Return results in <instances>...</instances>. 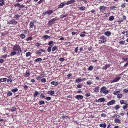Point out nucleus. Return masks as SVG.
Returning a JSON list of instances; mask_svg holds the SVG:
<instances>
[{
	"instance_id": "obj_1",
	"label": "nucleus",
	"mask_w": 128,
	"mask_h": 128,
	"mask_svg": "<svg viewBox=\"0 0 128 128\" xmlns=\"http://www.w3.org/2000/svg\"><path fill=\"white\" fill-rule=\"evenodd\" d=\"M107 88L104 86H103L100 88V92L101 93H103L106 95L108 94L109 92V90L107 89Z\"/></svg>"
},
{
	"instance_id": "obj_2",
	"label": "nucleus",
	"mask_w": 128,
	"mask_h": 128,
	"mask_svg": "<svg viewBox=\"0 0 128 128\" xmlns=\"http://www.w3.org/2000/svg\"><path fill=\"white\" fill-rule=\"evenodd\" d=\"M14 51L18 50L17 53L19 54L22 51L21 50V48L18 45H17L14 46L12 49Z\"/></svg>"
},
{
	"instance_id": "obj_3",
	"label": "nucleus",
	"mask_w": 128,
	"mask_h": 128,
	"mask_svg": "<svg viewBox=\"0 0 128 128\" xmlns=\"http://www.w3.org/2000/svg\"><path fill=\"white\" fill-rule=\"evenodd\" d=\"M56 20L57 19L56 18H55L52 19L49 21L48 23V24L50 26L51 25L54 24V22L56 21Z\"/></svg>"
},
{
	"instance_id": "obj_4",
	"label": "nucleus",
	"mask_w": 128,
	"mask_h": 128,
	"mask_svg": "<svg viewBox=\"0 0 128 128\" xmlns=\"http://www.w3.org/2000/svg\"><path fill=\"white\" fill-rule=\"evenodd\" d=\"M120 77H118L115 78L111 80L110 81L111 83L115 82H118L121 78Z\"/></svg>"
},
{
	"instance_id": "obj_5",
	"label": "nucleus",
	"mask_w": 128,
	"mask_h": 128,
	"mask_svg": "<svg viewBox=\"0 0 128 128\" xmlns=\"http://www.w3.org/2000/svg\"><path fill=\"white\" fill-rule=\"evenodd\" d=\"M8 24H12L14 25L16 24L17 23V22L15 21L14 20H7Z\"/></svg>"
},
{
	"instance_id": "obj_6",
	"label": "nucleus",
	"mask_w": 128,
	"mask_h": 128,
	"mask_svg": "<svg viewBox=\"0 0 128 128\" xmlns=\"http://www.w3.org/2000/svg\"><path fill=\"white\" fill-rule=\"evenodd\" d=\"M115 100H113L110 102H108L107 104V105L108 106L113 105L115 104Z\"/></svg>"
},
{
	"instance_id": "obj_7",
	"label": "nucleus",
	"mask_w": 128,
	"mask_h": 128,
	"mask_svg": "<svg viewBox=\"0 0 128 128\" xmlns=\"http://www.w3.org/2000/svg\"><path fill=\"white\" fill-rule=\"evenodd\" d=\"M66 4V3L65 2H63L61 3L60 4L58 5V8H63Z\"/></svg>"
},
{
	"instance_id": "obj_8",
	"label": "nucleus",
	"mask_w": 128,
	"mask_h": 128,
	"mask_svg": "<svg viewBox=\"0 0 128 128\" xmlns=\"http://www.w3.org/2000/svg\"><path fill=\"white\" fill-rule=\"evenodd\" d=\"M53 12V11L52 10H48L46 12L44 13L43 15L44 14V15L46 14H52Z\"/></svg>"
},
{
	"instance_id": "obj_9",
	"label": "nucleus",
	"mask_w": 128,
	"mask_h": 128,
	"mask_svg": "<svg viewBox=\"0 0 128 128\" xmlns=\"http://www.w3.org/2000/svg\"><path fill=\"white\" fill-rule=\"evenodd\" d=\"M14 6L15 8L18 7L22 8L24 7V5H21L19 3H17L15 4Z\"/></svg>"
},
{
	"instance_id": "obj_10",
	"label": "nucleus",
	"mask_w": 128,
	"mask_h": 128,
	"mask_svg": "<svg viewBox=\"0 0 128 128\" xmlns=\"http://www.w3.org/2000/svg\"><path fill=\"white\" fill-rule=\"evenodd\" d=\"M76 0H71L68 2L66 4L67 5H68L73 3L76 2Z\"/></svg>"
},
{
	"instance_id": "obj_11",
	"label": "nucleus",
	"mask_w": 128,
	"mask_h": 128,
	"mask_svg": "<svg viewBox=\"0 0 128 128\" xmlns=\"http://www.w3.org/2000/svg\"><path fill=\"white\" fill-rule=\"evenodd\" d=\"M75 98L78 100L79 99H82L83 98V96L80 95H78L76 96H75Z\"/></svg>"
},
{
	"instance_id": "obj_12",
	"label": "nucleus",
	"mask_w": 128,
	"mask_h": 128,
	"mask_svg": "<svg viewBox=\"0 0 128 128\" xmlns=\"http://www.w3.org/2000/svg\"><path fill=\"white\" fill-rule=\"evenodd\" d=\"M126 18V16H123V18L119 19V20L118 21V22L119 24H120Z\"/></svg>"
},
{
	"instance_id": "obj_13",
	"label": "nucleus",
	"mask_w": 128,
	"mask_h": 128,
	"mask_svg": "<svg viewBox=\"0 0 128 128\" xmlns=\"http://www.w3.org/2000/svg\"><path fill=\"white\" fill-rule=\"evenodd\" d=\"M100 88L99 86H98L95 88L94 89V92H98V90Z\"/></svg>"
},
{
	"instance_id": "obj_14",
	"label": "nucleus",
	"mask_w": 128,
	"mask_h": 128,
	"mask_svg": "<svg viewBox=\"0 0 128 128\" xmlns=\"http://www.w3.org/2000/svg\"><path fill=\"white\" fill-rule=\"evenodd\" d=\"M105 35L107 36H110L111 34V32L110 31H106L104 33Z\"/></svg>"
},
{
	"instance_id": "obj_15",
	"label": "nucleus",
	"mask_w": 128,
	"mask_h": 128,
	"mask_svg": "<svg viewBox=\"0 0 128 128\" xmlns=\"http://www.w3.org/2000/svg\"><path fill=\"white\" fill-rule=\"evenodd\" d=\"M51 84L55 86H56L58 84V82L52 81L51 82Z\"/></svg>"
},
{
	"instance_id": "obj_16",
	"label": "nucleus",
	"mask_w": 128,
	"mask_h": 128,
	"mask_svg": "<svg viewBox=\"0 0 128 128\" xmlns=\"http://www.w3.org/2000/svg\"><path fill=\"white\" fill-rule=\"evenodd\" d=\"M110 65L109 64H106L103 67L102 69L105 70L107 69V68L110 67Z\"/></svg>"
},
{
	"instance_id": "obj_17",
	"label": "nucleus",
	"mask_w": 128,
	"mask_h": 128,
	"mask_svg": "<svg viewBox=\"0 0 128 128\" xmlns=\"http://www.w3.org/2000/svg\"><path fill=\"white\" fill-rule=\"evenodd\" d=\"M105 100L104 98H99L98 101V102H103L105 101Z\"/></svg>"
},
{
	"instance_id": "obj_18",
	"label": "nucleus",
	"mask_w": 128,
	"mask_h": 128,
	"mask_svg": "<svg viewBox=\"0 0 128 128\" xmlns=\"http://www.w3.org/2000/svg\"><path fill=\"white\" fill-rule=\"evenodd\" d=\"M100 126L102 128L103 127V128H105L106 127V124L104 123L100 124Z\"/></svg>"
},
{
	"instance_id": "obj_19",
	"label": "nucleus",
	"mask_w": 128,
	"mask_h": 128,
	"mask_svg": "<svg viewBox=\"0 0 128 128\" xmlns=\"http://www.w3.org/2000/svg\"><path fill=\"white\" fill-rule=\"evenodd\" d=\"M12 76H10L8 77V79L7 80V82H12Z\"/></svg>"
},
{
	"instance_id": "obj_20",
	"label": "nucleus",
	"mask_w": 128,
	"mask_h": 128,
	"mask_svg": "<svg viewBox=\"0 0 128 128\" xmlns=\"http://www.w3.org/2000/svg\"><path fill=\"white\" fill-rule=\"evenodd\" d=\"M114 121L116 123H120V119L118 118H116L114 119Z\"/></svg>"
},
{
	"instance_id": "obj_21",
	"label": "nucleus",
	"mask_w": 128,
	"mask_h": 128,
	"mask_svg": "<svg viewBox=\"0 0 128 128\" xmlns=\"http://www.w3.org/2000/svg\"><path fill=\"white\" fill-rule=\"evenodd\" d=\"M86 32H82L80 34V36L82 37H84L85 36Z\"/></svg>"
},
{
	"instance_id": "obj_22",
	"label": "nucleus",
	"mask_w": 128,
	"mask_h": 128,
	"mask_svg": "<svg viewBox=\"0 0 128 128\" xmlns=\"http://www.w3.org/2000/svg\"><path fill=\"white\" fill-rule=\"evenodd\" d=\"M57 47L56 46H55L52 48V51L53 52H54L55 50H57Z\"/></svg>"
},
{
	"instance_id": "obj_23",
	"label": "nucleus",
	"mask_w": 128,
	"mask_h": 128,
	"mask_svg": "<svg viewBox=\"0 0 128 128\" xmlns=\"http://www.w3.org/2000/svg\"><path fill=\"white\" fill-rule=\"evenodd\" d=\"M106 8L104 6H100L99 9L101 11H104L105 9Z\"/></svg>"
},
{
	"instance_id": "obj_24",
	"label": "nucleus",
	"mask_w": 128,
	"mask_h": 128,
	"mask_svg": "<svg viewBox=\"0 0 128 128\" xmlns=\"http://www.w3.org/2000/svg\"><path fill=\"white\" fill-rule=\"evenodd\" d=\"M82 80L80 78H78L76 80L75 82H76L78 83L82 82Z\"/></svg>"
},
{
	"instance_id": "obj_25",
	"label": "nucleus",
	"mask_w": 128,
	"mask_h": 128,
	"mask_svg": "<svg viewBox=\"0 0 128 128\" xmlns=\"http://www.w3.org/2000/svg\"><path fill=\"white\" fill-rule=\"evenodd\" d=\"M120 102L121 104H126V101L124 100H121L120 101Z\"/></svg>"
},
{
	"instance_id": "obj_26",
	"label": "nucleus",
	"mask_w": 128,
	"mask_h": 128,
	"mask_svg": "<svg viewBox=\"0 0 128 128\" xmlns=\"http://www.w3.org/2000/svg\"><path fill=\"white\" fill-rule=\"evenodd\" d=\"M48 93H47L48 94H50L51 95H52L54 94V92L52 90H50L48 91Z\"/></svg>"
},
{
	"instance_id": "obj_27",
	"label": "nucleus",
	"mask_w": 128,
	"mask_h": 128,
	"mask_svg": "<svg viewBox=\"0 0 128 128\" xmlns=\"http://www.w3.org/2000/svg\"><path fill=\"white\" fill-rule=\"evenodd\" d=\"M42 60L41 58H38L34 60V62H38L39 61H41Z\"/></svg>"
},
{
	"instance_id": "obj_28",
	"label": "nucleus",
	"mask_w": 128,
	"mask_h": 128,
	"mask_svg": "<svg viewBox=\"0 0 128 128\" xmlns=\"http://www.w3.org/2000/svg\"><path fill=\"white\" fill-rule=\"evenodd\" d=\"M100 39H102L104 40H106V37L103 35H102L100 37Z\"/></svg>"
},
{
	"instance_id": "obj_29",
	"label": "nucleus",
	"mask_w": 128,
	"mask_h": 128,
	"mask_svg": "<svg viewBox=\"0 0 128 128\" xmlns=\"http://www.w3.org/2000/svg\"><path fill=\"white\" fill-rule=\"evenodd\" d=\"M7 79L6 78H0V81L2 82H4L5 81H6Z\"/></svg>"
},
{
	"instance_id": "obj_30",
	"label": "nucleus",
	"mask_w": 128,
	"mask_h": 128,
	"mask_svg": "<svg viewBox=\"0 0 128 128\" xmlns=\"http://www.w3.org/2000/svg\"><path fill=\"white\" fill-rule=\"evenodd\" d=\"M4 3V0H0V5L3 6Z\"/></svg>"
},
{
	"instance_id": "obj_31",
	"label": "nucleus",
	"mask_w": 128,
	"mask_h": 128,
	"mask_svg": "<svg viewBox=\"0 0 128 128\" xmlns=\"http://www.w3.org/2000/svg\"><path fill=\"white\" fill-rule=\"evenodd\" d=\"M120 92V90L114 92H113V94L114 95H117Z\"/></svg>"
},
{
	"instance_id": "obj_32",
	"label": "nucleus",
	"mask_w": 128,
	"mask_h": 128,
	"mask_svg": "<svg viewBox=\"0 0 128 128\" xmlns=\"http://www.w3.org/2000/svg\"><path fill=\"white\" fill-rule=\"evenodd\" d=\"M18 89L17 88H15L13 89V90H12V91L13 92L15 93L16 92H17L18 91Z\"/></svg>"
},
{
	"instance_id": "obj_33",
	"label": "nucleus",
	"mask_w": 128,
	"mask_h": 128,
	"mask_svg": "<svg viewBox=\"0 0 128 128\" xmlns=\"http://www.w3.org/2000/svg\"><path fill=\"white\" fill-rule=\"evenodd\" d=\"M30 28H33L34 26L33 22H30Z\"/></svg>"
},
{
	"instance_id": "obj_34",
	"label": "nucleus",
	"mask_w": 128,
	"mask_h": 128,
	"mask_svg": "<svg viewBox=\"0 0 128 128\" xmlns=\"http://www.w3.org/2000/svg\"><path fill=\"white\" fill-rule=\"evenodd\" d=\"M44 103V102L43 100H41L39 101V104L40 105L43 104Z\"/></svg>"
},
{
	"instance_id": "obj_35",
	"label": "nucleus",
	"mask_w": 128,
	"mask_h": 128,
	"mask_svg": "<svg viewBox=\"0 0 128 128\" xmlns=\"http://www.w3.org/2000/svg\"><path fill=\"white\" fill-rule=\"evenodd\" d=\"M117 7L116 6H110V9L111 10H116V8Z\"/></svg>"
},
{
	"instance_id": "obj_36",
	"label": "nucleus",
	"mask_w": 128,
	"mask_h": 128,
	"mask_svg": "<svg viewBox=\"0 0 128 128\" xmlns=\"http://www.w3.org/2000/svg\"><path fill=\"white\" fill-rule=\"evenodd\" d=\"M38 94V92L37 91H35V93L34 95V97H36L37 96Z\"/></svg>"
},
{
	"instance_id": "obj_37",
	"label": "nucleus",
	"mask_w": 128,
	"mask_h": 128,
	"mask_svg": "<svg viewBox=\"0 0 128 128\" xmlns=\"http://www.w3.org/2000/svg\"><path fill=\"white\" fill-rule=\"evenodd\" d=\"M93 68V66L92 65H91L88 67V70H92Z\"/></svg>"
},
{
	"instance_id": "obj_38",
	"label": "nucleus",
	"mask_w": 128,
	"mask_h": 128,
	"mask_svg": "<svg viewBox=\"0 0 128 128\" xmlns=\"http://www.w3.org/2000/svg\"><path fill=\"white\" fill-rule=\"evenodd\" d=\"M120 108V107L118 105H116L114 107V108L116 110H117Z\"/></svg>"
},
{
	"instance_id": "obj_39",
	"label": "nucleus",
	"mask_w": 128,
	"mask_h": 128,
	"mask_svg": "<svg viewBox=\"0 0 128 128\" xmlns=\"http://www.w3.org/2000/svg\"><path fill=\"white\" fill-rule=\"evenodd\" d=\"M30 75V73L29 72H26L25 74V76L26 77H28Z\"/></svg>"
},
{
	"instance_id": "obj_40",
	"label": "nucleus",
	"mask_w": 128,
	"mask_h": 128,
	"mask_svg": "<svg viewBox=\"0 0 128 128\" xmlns=\"http://www.w3.org/2000/svg\"><path fill=\"white\" fill-rule=\"evenodd\" d=\"M44 38L46 39L48 38H50V36H48L47 35H45L44 36H43Z\"/></svg>"
},
{
	"instance_id": "obj_41",
	"label": "nucleus",
	"mask_w": 128,
	"mask_h": 128,
	"mask_svg": "<svg viewBox=\"0 0 128 128\" xmlns=\"http://www.w3.org/2000/svg\"><path fill=\"white\" fill-rule=\"evenodd\" d=\"M128 106V104H126L123 107V108L124 110L126 109L127 108Z\"/></svg>"
},
{
	"instance_id": "obj_42",
	"label": "nucleus",
	"mask_w": 128,
	"mask_h": 128,
	"mask_svg": "<svg viewBox=\"0 0 128 128\" xmlns=\"http://www.w3.org/2000/svg\"><path fill=\"white\" fill-rule=\"evenodd\" d=\"M25 37V35L24 34H21L20 35V37L22 39L24 38Z\"/></svg>"
},
{
	"instance_id": "obj_43",
	"label": "nucleus",
	"mask_w": 128,
	"mask_h": 128,
	"mask_svg": "<svg viewBox=\"0 0 128 128\" xmlns=\"http://www.w3.org/2000/svg\"><path fill=\"white\" fill-rule=\"evenodd\" d=\"M122 95L121 94H118L117 95V98H122Z\"/></svg>"
},
{
	"instance_id": "obj_44",
	"label": "nucleus",
	"mask_w": 128,
	"mask_h": 128,
	"mask_svg": "<svg viewBox=\"0 0 128 128\" xmlns=\"http://www.w3.org/2000/svg\"><path fill=\"white\" fill-rule=\"evenodd\" d=\"M125 41H120L119 42L120 44L123 45L125 43Z\"/></svg>"
},
{
	"instance_id": "obj_45",
	"label": "nucleus",
	"mask_w": 128,
	"mask_h": 128,
	"mask_svg": "<svg viewBox=\"0 0 128 128\" xmlns=\"http://www.w3.org/2000/svg\"><path fill=\"white\" fill-rule=\"evenodd\" d=\"M16 52H15L14 51L12 52H11V54H10V56H13L16 54Z\"/></svg>"
},
{
	"instance_id": "obj_46",
	"label": "nucleus",
	"mask_w": 128,
	"mask_h": 128,
	"mask_svg": "<svg viewBox=\"0 0 128 128\" xmlns=\"http://www.w3.org/2000/svg\"><path fill=\"white\" fill-rule=\"evenodd\" d=\"M79 8L81 10H85V8L83 6L80 7Z\"/></svg>"
},
{
	"instance_id": "obj_47",
	"label": "nucleus",
	"mask_w": 128,
	"mask_h": 128,
	"mask_svg": "<svg viewBox=\"0 0 128 128\" xmlns=\"http://www.w3.org/2000/svg\"><path fill=\"white\" fill-rule=\"evenodd\" d=\"M31 54V52H28L26 53V57L29 56Z\"/></svg>"
},
{
	"instance_id": "obj_48",
	"label": "nucleus",
	"mask_w": 128,
	"mask_h": 128,
	"mask_svg": "<svg viewBox=\"0 0 128 128\" xmlns=\"http://www.w3.org/2000/svg\"><path fill=\"white\" fill-rule=\"evenodd\" d=\"M82 84H78L77 85V87L78 88H82Z\"/></svg>"
},
{
	"instance_id": "obj_49",
	"label": "nucleus",
	"mask_w": 128,
	"mask_h": 128,
	"mask_svg": "<svg viewBox=\"0 0 128 128\" xmlns=\"http://www.w3.org/2000/svg\"><path fill=\"white\" fill-rule=\"evenodd\" d=\"M41 81L42 82H46V80L45 78H43L41 80Z\"/></svg>"
},
{
	"instance_id": "obj_50",
	"label": "nucleus",
	"mask_w": 128,
	"mask_h": 128,
	"mask_svg": "<svg viewBox=\"0 0 128 128\" xmlns=\"http://www.w3.org/2000/svg\"><path fill=\"white\" fill-rule=\"evenodd\" d=\"M114 16H110L109 20L110 21H112L114 19Z\"/></svg>"
},
{
	"instance_id": "obj_51",
	"label": "nucleus",
	"mask_w": 128,
	"mask_h": 128,
	"mask_svg": "<svg viewBox=\"0 0 128 128\" xmlns=\"http://www.w3.org/2000/svg\"><path fill=\"white\" fill-rule=\"evenodd\" d=\"M121 7L122 8H124L125 6H126L125 5V3H123L121 5Z\"/></svg>"
},
{
	"instance_id": "obj_52",
	"label": "nucleus",
	"mask_w": 128,
	"mask_h": 128,
	"mask_svg": "<svg viewBox=\"0 0 128 128\" xmlns=\"http://www.w3.org/2000/svg\"><path fill=\"white\" fill-rule=\"evenodd\" d=\"M90 93H86L85 94V96L87 97L90 96Z\"/></svg>"
},
{
	"instance_id": "obj_53",
	"label": "nucleus",
	"mask_w": 128,
	"mask_h": 128,
	"mask_svg": "<svg viewBox=\"0 0 128 128\" xmlns=\"http://www.w3.org/2000/svg\"><path fill=\"white\" fill-rule=\"evenodd\" d=\"M16 108L15 107L12 108L11 109V111H15L16 110Z\"/></svg>"
},
{
	"instance_id": "obj_54",
	"label": "nucleus",
	"mask_w": 128,
	"mask_h": 128,
	"mask_svg": "<svg viewBox=\"0 0 128 128\" xmlns=\"http://www.w3.org/2000/svg\"><path fill=\"white\" fill-rule=\"evenodd\" d=\"M45 99L47 100H49L51 99V98L50 97H47L45 98Z\"/></svg>"
},
{
	"instance_id": "obj_55",
	"label": "nucleus",
	"mask_w": 128,
	"mask_h": 128,
	"mask_svg": "<svg viewBox=\"0 0 128 128\" xmlns=\"http://www.w3.org/2000/svg\"><path fill=\"white\" fill-rule=\"evenodd\" d=\"M47 51L48 52H50L51 51V48L50 47H49L48 48Z\"/></svg>"
},
{
	"instance_id": "obj_56",
	"label": "nucleus",
	"mask_w": 128,
	"mask_h": 128,
	"mask_svg": "<svg viewBox=\"0 0 128 128\" xmlns=\"http://www.w3.org/2000/svg\"><path fill=\"white\" fill-rule=\"evenodd\" d=\"M106 40H99V42H99V44H100V43H104L105 42H106Z\"/></svg>"
},
{
	"instance_id": "obj_57",
	"label": "nucleus",
	"mask_w": 128,
	"mask_h": 128,
	"mask_svg": "<svg viewBox=\"0 0 128 128\" xmlns=\"http://www.w3.org/2000/svg\"><path fill=\"white\" fill-rule=\"evenodd\" d=\"M12 93L11 92H9L7 94V95L8 96H12Z\"/></svg>"
},
{
	"instance_id": "obj_58",
	"label": "nucleus",
	"mask_w": 128,
	"mask_h": 128,
	"mask_svg": "<svg viewBox=\"0 0 128 128\" xmlns=\"http://www.w3.org/2000/svg\"><path fill=\"white\" fill-rule=\"evenodd\" d=\"M101 116L102 117H105L106 116V115L104 113H102L101 114Z\"/></svg>"
},
{
	"instance_id": "obj_59",
	"label": "nucleus",
	"mask_w": 128,
	"mask_h": 128,
	"mask_svg": "<svg viewBox=\"0 0 128 128\" xmlns=\"http://www.w3.org/2000/svg\"><path fill=\"white\" fill-rule=\"evenodd\" d=\"M53 42H54L53 41H52L51 40V41L49 42H48V44L49 45H50L51 44H52Z\"/></svg>"
},
{
	"instance_id": "obj_60",
	"label": "nucleus",
	"mask_w": 128,
	"mask_h": 128,
	"mask_svg": "<svg viewBox=\"0 0 128 128\" xmlns=\"http://www.w3.org/2000/svg\"><path fill=\"white\" fill-rule=\"evenodd\" d=\"M40 96L42 98H44L45 97L44 95L42 94H40Z\"/></svg>"
},
{
	"instance_id": "obj_61",
	"label": "nucleus",
	"mask_w": 128,
	"mask_h": 128,
	"mask_svg": "<svg viewBox=\"0 0 128 128\" xmlns=\"http://www.w3.org/2000/svg\"><path fill=\"white\" fill-rule=\"evenodd\" d=\"M32 39V38L31 37H30L26 39V40L28 41L31 40Z\"/></svg>"
},
{
	"instance_id": "obj_62",
	"label": "nucleus",
	"mask_w": 128,
	"mask_h": 128,
	"mask_svg": "<svg viewBox=\"0 0 128 128\" xmlns=\"http://www.w3.org/2000/svg\"><path fill=\"white\" fill-rule=\"evenodd\" d=\"M123 91L125 93H127L128 92V90L126 89H124L123 90Z\"/></svg>"
},
{
	"instance_id": "obj_63",
	"label": "nucleus",
	"mask_w": 128,
	"mask_h": 128,
	"mask_svg": "<svg viewBox=\"0 0 128 128\" xmlns=\"http://www.w3.org/2000/svg\"><path fill=\"white\" fill-rule=\"evenodd\" d=\"M64 58H60L59 59L60 61L61 62L63 61H64Z\"/></svg>"
},
{
	"instance_id": "obj_64",
	"label": "nucleus",
	"mask_w": 128,
	"mask_h": 128,
	"mask_svg": "<svg viewBox=\"0 0 128 128\" xmlns=\"http://www.w3.org/2000/svg\"><path fill=\"white\" fill-rule=\"evenodd\" d=\"M41 45V44L40 43H37L36 44V46H38Z\"/></svg>"
}]
</instances>
